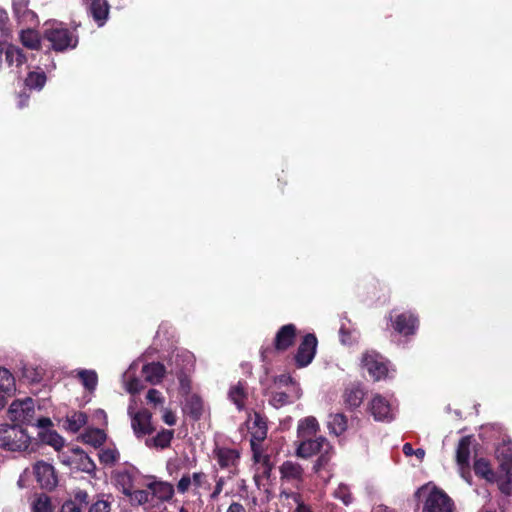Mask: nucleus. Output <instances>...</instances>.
<instances>
[{
    "label": "nucleus",
    "mask_w": 512,
    "mask_h": 512,
    "mask_svg": "<svg viewBox=\"0 0 512 512\" xmlns=\"http://www.w3.org/2000/svg\"><path fill=\"white\" fill-rule=\"evenodd\" d=\"M415 496L423 500L422 512H453L452 499L436 486L423 485L415 492Z\"/></svg>",
    "instance_id": "obj_1"
},
{
    "label": "nucleus",
    "mask_w": 512,
    "mask_h": 512,
    "mask_svg": "<svg viewBox=\"0 0 512 512\" xmlns=\"http://www.w3.org/2000/svg\"><path fill=\"white\" fill-rule=\"evenodd\" d=\"M31 437L18 425H0V448L11 452H21L28 449Z\"/></svg>",
    "instance_id": "obj_2"
},
{
    "label": "nucleus",
    "mask_w": 512,
    "mask_h": 512,
    "mask_svg": "<svg viewBox=\"0 0 512 512\" xmlns=\"http://www.w3.org/2000/svg\"><path fill=\"white\" fill-rule=\"evenodd\" d=\"M44 36L56 51L73 49L78 43V37L59 22L49 24L44 31Z\"/></svg>",
    "instance_id": "obj_3"
},
{
    "label": "nucleus",
    "mask_w": 512,
    "mask_h": 512,
    "mask_svg": "<svg viewBox=\"0 0 512 512\" xmlns=\"http://www.w3.org/2000/svg\"><path fill=\"white\" fill-rule=\"evenodd\" d=\"M131 422V428L137 438H142L154 432L152 424V414L146 408H137L134 398L130 400L127 409Z\"/></svg>",
    "instance_id": "obj_4"
},
{
    "label": "nucleus",
    "mask_w": 512,
    "mask_h": 512,
    "mask_svg": "<svg viewBox=\"0 0 512 512\" xmlns=\"http://www.w3.org/2000/svg\"><path fill=\"white\" fill-rule=\"evenodd\" d=\"M500 462L501 471L504 476L499 480L500 490L512 496V442L501 444L496 450Z\"/></svg>",
    "instance_id": "obj_5"
},
{
    "label": "nucleus",
    "mask_w": 512,
    "mask_h": 512,
    "mask_svg": "<svg viewBox=\"0 0 512 512\" xmlns=\"http://www.w3.org/2000/svg\"><path fill=\"white\" fill-rule=\"evenodd\" d=\"M361 365L375 381L383 380L389 376L388 361L374 350H368L363 353Z\"/></svg>",
    "instance_id": "obj_6"
},
{
    "label": "nucleus",
    "mask_w": 512,
    "mask_h": 512,
    "mask_svg": "<svg viewBox=\"0 0 512 512\" xmlns=\"http://www.w3.org/2000/svg\"><path fill=\"white\" fill-rule=\"evenodd\" d=\"M396 402L390 398L375 394L368 404V409L375 421L391 422L396 415Z\"/></svg>",
    "instance_id": "obj_7"
},
{
    "label": "nucleus",
    "mask_w": 512,
    "mask_h": 512,
    "mask_svg": "<svg viewBox=\"0 0 512 512\" xmlns=\"http://www.w3.org/2000/svg\"><path fill=\"white\" fill-rule=\"evenodd\" d=\"M249 427L251 431L250 445L253 452V459L256 463L265 462L266 456L261 452V442L266 438L267 425L265 419L258 413L254 414Z\"/></svg>",
    "instance_id": "obj_8"
},
{
    "label": "nucleus",
    "mask_w": 512,
    "mask_h": 512,
    "mask_svg": "<svg viewBox=\"0 0 512 512\" xmlns=\"http://www.w3.org/2000/svg\"><path fill=\"white\" fill-rule=\"evenodd\" d=\"M35 414V403L32 398L14 400L8 409V417L13 422L32 424Z\"/></svg>",
    "instance_id": "obj_9"
},
{
    "label": "nucleus",
    "mask_w": 512,
    "mask_h": 512,
    "mask_svg": "<svg viewBox=\"0 0 512 512\" xmlns=\"http://www.w3.org/2000/svg\"><path fill=\"white\" fill-rule=\"evenodd\" d=\"M214 457L219 467L229 472V478L238 474L240 452L236 449L221 447L214 450Z\"/></svg>",
    "instance_id": "obj_10"
},
{
    "label": "nucleus",
    "mask_w": 512,
    "mask_h": 512,
    "mask_svg": "<svg viewBox=\"0 0 512 512\" xmlns=\"http://www.w3.org/2000/svg\"><path fill=\"white\" fill-rule=\"evenodd\" d=\"M332 449L330 443L323 436L315 439L304 438L299 439V444L296 449V455L301 458H309L321 451H330Z\"/></svg>",
    "instance_id": "obj_11"
},
{
    "label": "nucleus",
    "mask_w": 512,
    "mask_h": 512,
    "mask_svg": "<svg viewBox=\"0 0 512 512\" xmlns=\"http://www.w3.org/2000/svg\"><path fill=\"white\" fill-rule=\"evenodd\" d=\"M33 474L35 475L36 481L43 489L51 490L55 488L58 483L54 467L44 461H39L34 465Z\"/></svg>",
    "instance_id": "obj_12"
},
{
    "label": "nucleus",
    "mask_w": 512,
    "mask_h": 512,
    "mask_svg": "<svg viewBox=\"0 0 512 512\" xmlns=\"http://www.w3.org/2000/svg\"><path fill=\"white\" fill-rule=\"evenodd\" d=\"M279 471L283 483L290 484L295 488H299L303 483L304 469L299 463L287 460L281 464Z\"/></svg>",
    "instance_id": "obj_13"
},
{
    "label": "nucleus",
    "mask_w": 512,
    "mask_h": 512,
    "mask_svg": "<svg viewBox=\"0 0 512 512\" xmlns=\"http://www.w3.org/2000/svg\"><path fill=\"white\" fill-rule=\"evenodd\" d=\"M29 3V0H12L13 16L19 25L36 26L38 24V17L29 8Z\"/></svg>",
    "instance_id": "obj_14"
},
{
    "label": "nucleus",
    "mask_w": 512,
    "mask_h": 512,
    "mask_svg": "<svg viewBox=\"0 0 512 512\" xmlns=\"http://www.w3.org/2000/svg\"><path fill=\"white\" fill-rule=\"evenodd\" d=\"M317 348V339L313 334H307L298 347L295 361L298 367H306L314 359Z\"/></svg>",
    "instance_id": "obj_15"
},
{
    "label": "nucleus",
    "mask_w": 512,
    "mask_h": 512,
    "mask_svg": "<svg viewBox=\"0 0 512 512\" xmlns=\"http://www.w3.org/2000/svg\"><path fill=\"white\" fill-rule=\"evenodd\" d=\"M393 329L403 335H414L418 328V318L411 312H403L393 318L390 317Z\"/></svg>",
    "instance_id": "obj_16"
},
{
    "label": "nucleus",
    "mask_w": 512,
    "mask_h": 512,
    "mask_svg": "<svg viewBox=\"0 0 512 512\" xmlns=\"http://www.w3.org/2000/svg\"><path fill=\"white\" fill-rule=\"evenodd\" d=\"M471 437H462L456 450V461L459 466L460 474L468 483H470L469 458H470Z\"/></svg>",
    "instance_id": "obj_17"
},
{
    "label": "nucleus",
    "mask_w": 512,
    "mask_h": 512,
    "mask_svg": "<svg viewBox=\"0 0 512 512\" xmlns=\"http://www.w3.org/2000/svg\"><path fill=\"white\" fill-rule=\"evenodd\" d=\"M89 15L96 22L98 27H102L109 16V5L107 0H85Z\"/></svg>",
    "instance_id": "obj_18"
},
{
    "label": "nucleus",
    "mask_w": 512,
    "mask_h": 512,
    "mask_svg": "<svg viewBox=\"0 0 512 512\" xmlns=\"http://www.w3.org/2000/svg\"><path fill=\"white\" fill-rule=\"evenodd\" d=\"M296 335V327L293 324L282 326L275 337V349L284 351L288 349L294 342Z\"/></svg>",
    "instance_id": "obj_19"
},
{
    "label": "nucleus",
    "mask_w": 512,
    "mask_h": 512,
    "mask_svg": "<svg viewBox=\"0 0 512 512\" xmlns=\"http://www.w3.org/2000/svg\"><path fill=\"white\" fill-rule=\"evenodd\" d=\"M148 489L151 491L152 498H157L161 501L170 500L174 495V488L168 482H152L148 485Z\"/></svg>",
    "instance_id": "obj_20"
},
{
    "label": "nucleus",
    "mask_w": 512,
    "mask_h": 512,
    "mask_svg": "<svg viewBox=\"0 0 512 512\" xmlns=\"http://www.w3.org/2000/svg\"><path fill=\"white\" fill-rule=\"evenodd\" d=\"M364 398V391L358 385H350L345 389L343 399L345 405L350 409L359 407Z\"/></svg>",
    "instance_id": "obj_21"
},
{
    "label": "nucleus",
    "mask_w": 512,
    "mask_h": 512,
    "mask_svg": "<svg viewBox=\"0 0 512 512\" xmlns=\"http://www.w3.org/2000/svg\"><path fill=\"white\" fill-rule=\"evenodd\" d=\"M319 430V423L317 419L313 416L306 417L299 421L297 427V436L298 439L310 438Z\"/></svg>",
    "instance_id": "obj_22"
},
{
    "label": "nucleus",
    "mask_w": 512,
    "mask_h": 512,
    "mask_svg": "<svg viewBox=\"0 0 512 512\" xmlns=\"http://www.w3.org/2000/svg\"><path fill=\"white\" fill-rule=\"evenodd\" d=\"M228 398L238 410H243L245 408V402L247 399V390L245 384L238 382L237 384L232 385L228 391Z\"/></svg>",
    "instance_id": "obj_23"
},
{
    "label": "nucleus",
    "mask_w": 512,
    "mask_h": 512,
    "mask_svg": "<svg viewBox=\"0 0 512 512\" xmlns=\"http://www.w3.org/2000/svg\"><path fill=\"white\" fill-rule=\"evenodd\" d=\"M173 436V430L163 429L156 436L146 439L145 445L149 448L165 449L169 447Z\"/></svg>",
    "instance_id": "obj_24"
},
{
    "label": "nucleus",
    "mask_w": 512,
    "mask_h": 512,
    "mask_svg": "<svg viewBox=\"0 0 512 512\" xmlns=\"http://www.w3.org/2000/svg\"><path fill=\"white\" fill-rule=\"evenodd\" d=\"M87 423V416L81 411H74L68 414L64 420V428L72 433L78 432Z\"/></svg>",
    "instance_id": "obj_25"
},
{
    "label": "nucleus",
    "mask_w": 512,
    "mask_h": 512,
    "mask_svg": "<svg viewBox=\"0 0 512 512\" xmlns=\"http://www.w3.org/2000/svg\"><path fill=\"white\" fill-rule=\"evenodd\" d=\"M137 363L133 362L127 371L123 373L122 381L127 392L130 394H136L143 388V384L140 379L133 376L132 371L136 368Z\"/></svg>",
    "instance_id": "obj_26"
},
{
    "label": "nucleus",
    "mask_w": 512,
    "mask_h": 512,
    "mask_svg": "<svg viewBox=\"0 0 512 512\" xmlns=\"http://www.w3.org/2000/svg\"><path fill=\"white\" fill-rule=\"evenodd\" d=\"M33 27L34 26H26V28L21 30L20 41L26 48L37 50L40 48L41 39Z\"/></svg>",
    "instance_id": "obj_27"
},
{
    "label": "nucleus",
    "mask_w": 512,
    "mask_h": 512,
    "mask_svg": "<svg viewBox=\"0 0 512 512\" xmlns=\"http://www.w3.org/2000/svg\"><path fill=\"white\" fill-rule=\"evenodd\" d=\"M142 372L145 376V379L152 383L157 384L161 381V379L164 376L165 368L161 363H150L147 365H144L142 368Z\"/></svg>",
    "instance_id": "obj_28"
},
{
    "label": "nucleus",
    "mask_w": 512,
    "mask_h": 512,
    "mask_svg": "<svg viewBox=\"0 0 512 512\" xmlns=\"http://www.w3.org/2000/svg\"><path fill=\"white\" fill-rule=\"evenodd\" d=\"M327 426L331 434L340 436L347 429V418L342 413L331 414L329 415Z\"/></svg>",
    "instance_id": "obj_29"
},
{
    "label": "nucleus",
    "mask_w": 512,
    "mask_h": 512,
    "mask_svg": "<svg viewBox=\"0 0 512 512\" xmlns=\"http://www.w3.org/2000/svg\"><path fill=\"white\" fill-rule=\"evenodd\" d=\"M115 482L123 494L128 496L133 491L134 473L128 470L118 471L115 474Z\"/></svg>",
    "instance_id": "obj_30"
},
{
    "label": "nucleus",
    "mask_w": 512,
    "mask_h": 512,
    "mask_svg": "<svg viewBox=\"0 0 512 512\" xmlns=\"http://www.w3.org/2000/svg\"><path fill=\"white\" fill-rule=\"evenodd\" d=\"M38 436L43 443L50 445L58 452L64 447L63 437L54 430L40 431Z\"/></svg>",
    "instance_id": "obj_31"
},
{
    "label": "nucleus",
    "mask_w": 512,
    "mask_h": 512,
    "mask_svg": "<svg viewBox=\"0 0 512 512\" xmlns=\"http://www.w3.org/2000/svg\"><path fill=\"white\" fill-rule=\"evenodd\" d=\"M5 59L9 66H21L25 62V56L19 47L7 45L5 49Z\"/></svg>",
    "instance_id": "obj_32"
},
{
    "label": "nucleus",
    "mask_w": 512,
    "mask_h": 512,
    "mask_svg": "<svg viewBox=\"0 0 512 512\" xmlns=\"http://www.w3.org/2000/svg\"><path fill=\"white\" fill-rule=\"evenodd\" d=\"M77 375L82 385L89 391H94L98 383V376L94 370L80 369Z\"/></svg>",
    "instance_id": "obj_33"
},
{
    "label": "nucleus",
    "mask_w": 512,
    "mask_h": 512,
    "mask_svg": "<svg viewBox=\"0 0 512 512\" xmlns=\"http://www.w3.org/2000/svg\"><path fill=\"white\" fill-rule=\"evenodd\" d=\"M208 476L204 472H194L192 474V487L195 495H201L202 490L210 489Z\"/></svg>",
    "instance_id": "obj_34"
},
{
    "label": "nucleus",
    "mask_w": 512,
    "mask_h": 512,
    "mask_svg": "<svg viewBox=\"0 0 512 512\" xmlns=\"http://www.w3.org/2000/svg\"><path fill=\"white\" fill-rule=\"evenodd\" d=\"M46 83V75L43 71L30 72L25 79V85L30 89L41 90Z\"/></svg>",
    "instance_id": "obj_35"
},
{
    "label": "nucleus",
    "mask_w": 512,
    "mask_h": 512,
    "mask_svg": "<svg viewBox=\"0 0 512 512\" xmlns=\"http://www.w3.org/2000/svg\"><path fill=\"white\" fill-rule=\"evenodd\" d=\"M0 391L13 393L15 391V380L13 375L6 368L0 367Z\"/></svg>",
    "instance_id": "obj_36"
},
{
    "label": "nucleus",
    "mask_w": 512,
    "mask_h": 512,
    "mask_svg": "<svg viewBox=\"0 0 512 512\" xmlns=\"http://www.w3.org/2000/svg\"><path fill=\"white\" fill-rule=\"evenodd\" d=\"M32 512H53V507L50 498L45 494L37 495L32 503Z\"/></svg>",
    "instance_id": "obj_37"
},
{
    "label": "nucleus",
    "mask_w": 512,
    "mask_h": 512,
    "mask_svg": "<svg viewBox=\"0 0 512 512\" xmlns=\"http://www.w3.org/2000/svg\"><path fill=\"white\" fill-rule=\"evenodd\" d=\"M105 438V433L100 429L89 430L83 435L84 442L94 447L102 445Z\"/></svg>",
    "instance_id": "obj_38"
},
{
    "label": "nucleus",
    "mask_w": 512,
    "mask_h": 512,
    "mask_svg": "<svg viewBox=\"0 0 512 512\" xmlns=\"http://www.w3.org/2000/svg\"><path fill=\"white\" fill-rule=\"evenodd\" d=\"M99 459L105 465H114L120 458V453L116 448H105L99 451Z\"/></svg>",
    "instance_id": "obj_39"
},
{
    "label": "nucleus",
    "mask_w": 512,
    "mask_h": 512,
    "mask_svg": "<svg viewBox=\"0 0 512 512\" xmlns=\"http://www.w3.org/2000/svg\"><path fill=\"white\" fill-rule=\"evenodd\" d=\"M130 498V501L133 504L137 505H144L147 503L152 502V494L151 491L148 490H133L131 494L128 495Z\"/></svg>",
    "instance_id": "obj_40"
},
{
    "label": "nucleus",
    "mask_w": 512,
    "mask_h": 512,
    "mask_svg": "<svg viewBox=\"0 0 512 512\" xmlns=\"http://www.w3.org/2000/svg\"><path fill=\"white\" fill-rule=\"evenodd\" d=\"M333 495L336 499H339L346 506L350 505L353 502V496L351 494L350 488L344 483H340L338 485Z\"/></svg>",
    "instance_id": "obj_41"
},
{
    "label": "nucleus",
    "mask_w": 512,
    "mask_h": 512,
    "mask_svg": "<svg viewBox=\"0 0 512 512\" xmlns=\"http://www.w3.org/2000/svg\"><path fill=\"white\" fill-rule=\"evenodd\" d=\"M112 502L113 497L111 495H102L91 505L89 512H109Z\"/></svg>",
    "instance_id": "obj_42"
},
{
    "label": "nucleus",
    "mask_w": 512,
    "mask_h": 512,
    "mask_svg": "<svg viewBox=\"0 0 512 512\" xmlns=\"http://www.w3.org/2000/svg\"><path fill=\"white\" fill-rule=\"evenodd\" d=\"M186 408L192 416L196 418L200 417L203 408L201 398L197 395H191L186 401Z\"/></svg>",
    "instance_id": "obj_43"
},
{
    "label": "nucleus",
    "mask_w": 512,
    "mask_h": 512,
    "mask_svg": "<svg viewBox=\"0 0 512 512\" xmlns=\"http://www.w3.org/2000/svg\"><path fill=\"white\" fill-rule=\"evenodd\" d=\"M269 403L274 408L279 409L292 402L287 392H273L269 399Z\"/></svg>",
    "instance_id": "obj_44"
},
{
    "label": "nucleus",
    "mask_w": 512,
    "mask_h": 512,
    "mask_svg": "<svg viewBox=\"0 0 512 512\" xmlns=\"http://www.w3.org/2000/svg\"><path fill=\"white\" fill-rule=\"evenodd\" d=\"M474 471L477 475H479L483 478H486V479H490V477L492 476V472L490 470L489 464L484 459H478L475 461Z\"/></svg>",
    "instance_id": "obj_45"
},
{
    "label": "nucleus",
    "mask_w": 512,
    "mask_h": 512,
    "mask_svg": "<svg viewBox=\"0 0 512 512\" xmlns=\"http://www.w3.org/2000/svg\"><path fill=\"white\" fill-rule=\"evenodd\" d=\"M9 18L6 10L0 8V39H5L10 32Z\"/></svg>",
    "instance_id": "obj_46"
},
{
    "label": "nucleus",
    "mask_w": 512,
    "mask_h": 512,
    "mask_svg": "<svg viewBox=\"0 0 512 512\" xmlns=\"http://www.w3.org/2000/svg\"><path fill=\"white\" fill-rule=\"evenodd\" d=\"M280 498L281 499H286V500H293V502L297 505V510L298 512H310L306 507H304L303 505L300 504L299 502V495L295 492H292V491H281L280 493Z\"/></svg>",
    "instance_id": "obj_47"
},
{
    "label": "nucleus",
    "mask_w": 512,
    "mask_h": 512,
    "mask_svg": "<svg viewBox=\"0 0 512 512\" xmlns=\"http://www.w3.org/2000/svg\"><path fill=\"white\" fill-rule=\"evenodd\" d=\"M192 487V475L184 474L177 483V490L179 493H186Z\"/></svg>",
    "instance_id": "obj_48"
},
{
    "label": "nucleus",
    "mask_w": 512,
    "mask_h": 512,
    "mask_svg": "<svg viewBox=\"0 0 512 512\" xmlns=\"http://www.w3.org/2000/svg\"><path fill=\"white\" fill-rule=\"evenodd\" d=\"M403 453L408 457L415 455L420 461L423 460V458L425 456L424 449L418 448V449L414 450L410 443H405L403 445Z\"/></svg>",
    "instance_id": "obj_49"
},
{
    "label": "nucleus",
    "mask_w": 512,
    "mask_h": 512,
    "mask_svg": "<svg viewBox=\"0 0 512 512\" xmlns=\"http://www.w3.org/2000/svg\"><path fill=\"white\" fill-rule=\"evenodd\" d=\"M146 399L149 403L154 404L155 406L158 404H163L164 398L156 389H150L146 394Z\"/></svg>",
    "instance_id": "obj_50"
},
{
    "label": "nucleus",
    "mask_w": 512,
    "mask_h": 512,
    "mask_svg": "<svg viewBox=\"0 0 512 512\" xmlns=\"http://www.w3.org/2000/svg\"><path fill=\"white\" fill-rule=\"evenodd\" d=\"M289 387L288 395L290 396L291 402L300 399L302 396V389L300 385L294 381Z\"/></svg>",
    "instance_id": "obj_51"
},
{
    "label": "nucleus",
    "mask_w": 512,
    "mask_h": 512,
    "mask_svg": "<svg viewBox=\"0 0 512 512\" xmlns=\"http://www.w3.org/2000/svg\"><path fill=\"white\" fill-rule=\"evenodd\" d=\"M320 453L321 455L319 456L313 467L315 472L320 471V469L324 467L330 460L329 451H321Z\"/></svg>",
    "instance_id": "obj_52"
},
{
    "label": "nucleus",
    "mask_w": 512,
    "mask_h": 512,
    "mask_svg": "<svg viewBox=\"0 0 512 512\" xmlns=\"http://www.w3.org/2000/svg\"><path fill=\"white\" fill-rule=\"evenodd\" d=\"M224 485H225V478L224 477H218L216 479L215 487H214L212 493L210 494V499L211 500H215V499L218 498V496L220 495V493L223 490Z\"/></svg>",
    "instance_id": "obj_53"
},
{
    "label": "nucleus",
    "mask_w": 512,
    "mask_h": 512,
    "mask_svg": "<svg viewBox=\"0 0 512 512\" xmlns=\"http://www.w3.org/2000/svg\"><path fill=\"white\" fill-rule=\"evenodd\" d=\"M295 380L290 375H280L275 378V384L278 386H290Z\"/></svg>",
    "instance_id": "obj_54"
},
{
    "label": "nucleus",
    "mask_w": 512,
    "mask_h": 512,
    "mask_svg": "<svg viewBox=\"0 0 512 512\" xmlns=\"http://www.w3.org/2000/svg\"><path fill=\"white\" fill-rule=\"evenodd\" d=\"M162 419L169 426H173L176 424V415L173 411L169 409L164 410Z\"/></svg>",
    "instance_id": "obj_55"
},
{
    "label": "nucleus",
    "mask_w": 512,
    "mask_h": 512,
    "mask_svg": "<svg viewBox=\"0 0 512 512\" xmlns=\"http://www.w3.org/2000/svg\"><path fill=\"white\" fill-rule=\"evenodd\" d=\"M61 512H82V508L75 501H68L63 504Z\"/></svg>",
    "instance_id": "obj_56"
},
{
    "label": "nucleus",
    "mask_w": 512,
    "mask_h": 512,
    "mask_svg": "<svg viewBox=\"0 0 512 512\" xmlns=\"http://www.w3.org/2000/svg\"><path fill=\"white\" fill-rule=\"evenodd\" d=\"M52 425V421L50 418L43 417L37 420V427L41 429V431L44 430H50L49 427Z\"/></svg>",
    "instance_id": "obj_57"
},
{
    "label": "nucleus",
    "mask_w": 512,
    "mask_h": 512,
    "mask_svg": "<svg viewBox=\"0 0 512 512\" xmlns=\"http://www.w3.org/2000/svg\"><path fill=\"white\" fill-rule=\"evenodd\" d=\"M227 512H246L244 506L238 502H233L227 509Z\"/></svg>",
    "instance_id": "obj_58"
},
{
    "label": "nucleus",
    "mask_w": 512,
    "mask_h": 512,
    "mask_svg": "<svg viewBox=\"0 0 512 512\" xmlns=\"http://www.w3.org/2000/svg\"><path fill=\"white\" fill-rule=\"evenodd\" d=\"M28 477H29V472H28V470H25V471L20 475V477H19V479H18V482H17V484H18V486H19L20 488H24V487H26V480H27V478H28Z\"/></svg>",
    "instance_id": "obj_59"
},
{
    "label": "nucleus",
    "mask_w": 512,
    "mask_h": 512,
    "mask_svg": "<svg viewBox=\"0 0 512 512\" xmlns=\"http://www.w3.org/2000/svg\"><path fill=\"white\" fill-rule=\"evenodd\" d=\"M179 379H180V384H181L182 390L184 392H188L190 389L188 380L185 377H183L182 375L179 377Z\"/></svg>",
    "instance_id": "obj_60"
},
{
    "label": "nucleus",
    "mask_w": 512,
    "mask_h": 512,
    "mask_svg": "<svg viewBox=\"0 0 512 512\" xmlns=\"http://www.w3.org/2000/svg\"><path fill=\"white\" fill-rule=\"evenodd\" d=\"M10 394L11 393H4L3 391H0V410L5 407L7 402L6 398Z\"/></svg>",
    "instance_id": "obj_61"
},
{
    "label": "nucleus",
    "mask_w": 512,
    "mask_h": 512,
    "mask_svg": "<svg viewBox=\"0 0 512 512\" xmlns=\"http://www.w3.org/2000/svg\"><path fill=\"white\" fill-rule=\"evenodd\" d=\"M29 96L28 95H20L19 96V102H18V106L20 108H23L26 106L27 104V100H28Z\"/></svg>",
    "instance_id": "obj_62"
},
{
    "label": "nucleus",
    "mask_w": 512,
    "mask_h": 512,
    "mask_svg": "<svg viewBox=\"0 0 512 512\" xmlns=\"http://www.w3.org/2000/svg\"><path fill=\"white\" fill-rule=\"evenodd\" d=\"M88 495L86 492H83V491H79L77 494H76V499L82 503V502H85L86 499H87Z\"/></svg>",
    "instance_id": "obj_63"
},
{
    "label": "nucleus",
    "mask_w": 512,
    "mask_h": 512,
    "mask_svg": "<svg viewBox=\"0 0 512 512\" xmlns=\"http://www.w3.org/2000/svg\"><path fill=\"white\" fill-rule=\"evenodd\" d=\"M59 459H60V461H61L63 464H65V465H67V466H70V465H71V461H70L69 457H67L64 453H63V454H61V455H59Z\"/></svg>",
    "instance_id": "obj_64"
}]
</instances>
